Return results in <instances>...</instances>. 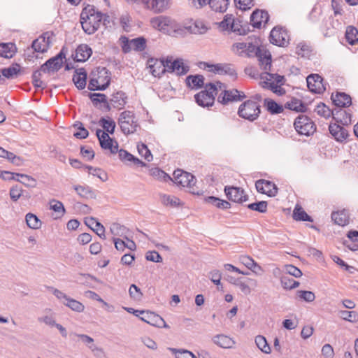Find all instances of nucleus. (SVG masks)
<instances>
[{
	"mask_svg": "<svg viewBox=\"0 0 358 358\" xmlns=\"http://www.w3.org/2000/svg\"><path fill=\"white\" fill-rule=\"evenodd\" d=\"M207 203L220 209H228L231 208V204L226 200L220 199L215 196H208L206 199Z\"/></svg>",
	"mask_w": 358,
	"mask_h": 358,
	"instance_id": "41",
	"label": "nucleus"
},
{
	"mask_svg": "<svg viewBox=\"0 0 358 358\" xmlns=\"http://www.w3.org/2000/svg\"><path fill=\"white\" fill-rule=\"evenodd\" d=\"M213 341L215 344L222 348H231L235 344V341L232 338L223 334L215 336L213 338Z\"/></svg>",
	"mask_w": 358,
	"mask_h": 358,
	"instance_id": "32",
	"label": "nucleus"
},
{
	"mask_svg": "<svg viewBox=\"0 0 358 358\" xmlns=\"http://www.w3.org/2000/svg\"><path fill=\"white\" fill-rule=\"evenodd\" d=\"M250 210H255L259 213H265L267 210V203L266 201H259L250 203L248 206Z\"/></svg>",
	"mask_w": 358,
	"mask_h": 358,
	"instance_id": "64",
	"label": "nucleus"
},
{
	"mask_svg": "<svg viewBox=\"0 0 358 358\" xmlns=\"http://www.w3.org/2000/svg\"><path fill=\"white\" fill-rule=\"evenodd\" d=\"M285 107L296 112H303L306 108L303 102L296 98H292L290 101H287Z\"/></svg>",
	"mask_w": 358,
	"mask_h": 358,
	"instance_id": "42",
	"label": "nucleus"
},
{
	"mask_svg": "<svg viewBox=\"0 0 358 358\" xmlns=\"http://www.w3.org/2000/svg\"><path fill=\"white\" fill-rule=\"evenodd\" d=\"M184 29L189 33L194 34H203L207 29L203 23L199 21H196L190 25L185 27Z\"/></svg>",
	"mask_w": 358,
	"mask_h": 358,
	"instance_id": "45",
	"label": "nucleus"
},
{
	"mask_svg": "<svg viewBox=\"0 0 358 358\" xmlns=\"http://www.w3.org/2000/svg\"><path fill=\"white\" fill-rule=\"evenodd\" d=\"M162 202L165 206H178L180 204V199L174 196L164 194L162 196Z\"/></svg>",
	"mask_w": 358,
	"mask_h": 358,
	"instance_id": "62",
	"label": "nucleus"
},
{
	"mask_svg": "<svg viewBox=\"0 0 358 358\" xmlns=\"http://www.w3.org/2000/svg\"><path fill=\"white\" fill-rule=\"evenodd\" d=\"M150 24L154 29L168 34L173 32L180 34L183 31L182 26L168 16L154 17L150 20Z\"/></svg>",
	"mask_w": 358,
	"mask_h": 358,
	"instance_id": "3",
	"label": "nucleus"
},
{
	"mask_svg": "<svg viewBox=\"0 0 358 358\" xmlns=\"http://www.w3.org/2000/svg\"><path fill=\"white\" fill-rule=\"evenodd\" d=\"M257 284V280L252 278L243 279V278H238L237 280H234V285L238 287L241 292L245 295H248L251 293L250 286L255 287Z\"/></svg>",
	"mask_w": 358,
	"mask_h": 358,
	"instance_id": "26",
	"label": "nucleus"
},
{
	"mask_svg": "<svg viewBox=\"0 0 358 358\" xmlns=\"http://www.w3.org/2000/svg\"><path fill=\"white\" fill-rule=\"evenodd\" d=\"M255 343L257 348L263 352L268 354L271 352V348L267 343L266 338L262 335L255 337Z\"/></svg>",
	"mask_w": 358,
	"mask_h": 358,
	"instance_id": "49",
	"label": "nucleus"
},
{
	"mask_svg": "<svg viewBox=\"0 0 358 358\" xmlns=\"http://www.w3.org/2000/svg\"><path fill=\"white\" fill-rule=\"evenodd\" d=\"M345 38L350 45L355 44L358 41V30L354 27H348L345 31Z\"/></svg>",
	"mask_w": 358,
	"mask_h": 358,
	"instance_id": "48",
	"label": "nucleus"
},
{
	"mask_svg": "<svg viewBox=\"0 0 358 358\" xmlns=\"http://www.w3.org/2000/svg\"><path fill=\"white\" fill-rule=\"evenodd\" d=\"M63 58H65V55L61 51L57 55L46 61L41 66V70L44 73L57 71L62 66Z\"/></svg>",
	"mask_w": 358,
	"mask_h": 358,
	"instance_id": "16",
	"label": "nucleus"
},
{
	"mask_svg": "<svg viewBox=\"0 0 358 358\" xmlns=\"http://www.w3.org/2000/svg\"><path fill=\"white\" fill-rule=\"evenodd\" d=\"M166 67L169 73H175L177 76L185 75L189 71V66L185 64L182 59L173 61L172 57H167Z\"/></svg>",
	"mask_w": 358,
	"mask_h": 358,
	"instance_id": "14",
	"label": "nucleus"
},
{
	"mask_svg": "<svg viewBox=\"0 0 358 358\" xmlns=\"http://www.w3.org/2000/svg\"><path fill=\"white\" fill-rule=\"evenodd\" d=\"M234 20H235L232 15H226L224 20L220 22V26L223 29H230L238 35H245L247 32H245L244 30L242 31L241 29L235 28V25H234Z\"/></svg>",
	"mask_w": 358,
	"mask_h": 358,
	"instance_id": "36",
	"label": "nucleus"
},
{
	"mask_svg": "<svg viewBox=\"0 0 358 358\" xmlns=\"http://www.w3.org/2000/svg\"><path fill=\"white\" fill-rule=\"evenodd\" d=\"M101 12L92 5H87L81 11L80 22L84 32L88 35L94 34L101 24Z\"/></svg>",
	"mask_w": 358,
	"mask_h": 358,
	"instance_id": "2",
	"label": "nucleus"
},
{
	"mask_svg": "<svg viewBox=\"0 0 358 358\" xmlns=\"http://www.w3.org/2000/svg\"><path fill=\"white\" fill-rule=\"evenodd\" d=\"M90 99L95 106L99 103H103L108 110H110L109 104L107 101V97L103 94L93 93L90 95Z\"/></svg>",
	"mask_w": 358,
	"mask_h": 358,
	"instance_id": "47",
	"label": "nucleus"
},
{
	"mask_svg": "<svg viewBox=\"0 0 358 358\" xmlns=\"http://www.w3.org/2000/svg\"><path fill=\"white\" fill-rule=\"evenodd\" d=\"M215 85L217 86V91L222 90L217 97L218 102L222 104L226 105L230 102L241 101L246 97L243 92L236 89L226 90L225 85L220 82H217Z\"/></svg>",
	"mask_w": 358,
	"mask_h": 358,
	"instance_id": "4",
	"label": "nucleus"
},
{
	"mask_svg": "<svg viewBox=\"0 0 358 358\" xmlns=\"http://www.w3.org/2000/svg\"><path fill=\"white\" fill-rule=\"evenodd\" d=\"M261 113L259 104L252 100H248L243 103L238 108V113L242 118L254 121L258 118Z\"/></svg>",
	"mask_w": 358,
	"mask_h": 358,
	"instance_id": "7",
	"label": "nucleus"
},
{
	"mask_svg": "<svg viewBox=\"0 0 358 358\" xmlns=\"http://www.w3.org/2000/svg\"><path fill=\"white\" fill-rule=\"evenodd\" d=\"M17 51L16 46L13 43H0V57L4 58H12Z\"/></svg>",
	"mask_w": 358,
	"mask_h": 358,
	"instance_id": "34",
	"label": "nucleus"
},
{
	"mask_svg": "<svg viewBox=\"0 0 358 358\" xmlns=\"http://www.w3.org/2000/svg\"><path fill=\"white\" fill-rule=\"evenodd\" d=\"M229 0H208L210 7L216 12L224 13L227 10Z\"/></svg>",
	"mask_w": 358,
	"mask_h": 358,
	"instance_id": "38",
	"label": "nucleus"
},
{
	"mask_svg": "<svg viewBox=\"0 0 358 358\" xmlns=\"http://www.w3.org/2000/svg\"><path fill=\"white\" fill-rule=\"evenodd\" d=\"M103 71H104V74H106L104 79L102 80L100 76L98 78V79H90L88 84V89L90 90H104L110 85V78L108 73L105 69H103Z\"/></svg>",
	"mask_w": 358,
	"mask_h": 358,
	"instance_id": "20",
	"label": "nucleus"
},
{
	"mask_svg": "<svg viewBox=\"0 0 358 358\" xmlns=\"http://www.w3.org/2000/svg\"><path fill=\"white\" fill-rule=\"evenodd\" d=\"M140 320L156 327L159 328H169L164 319L157 314L153 312L144 310Z\"/></svg>",
	"mask_w": 358,
	"mask_h": 358,
	"instance_id": "15",
	"label": "nucleus"
},
{
	"mask_svg": "<svg viewBox=\"0 0 358 358\" xmlns=\"http://www.w3.org/2000/svg\"><path fill=\"white\" fill-rule=\"evenodd\" d=\"M269 20L267 11L257 10L250 16V23L255 28H260L262 24H265Z\"/></svg>",
	"mask_w": 358,
	"mask_h": 358,
	"instance_id": "21",
	"label": "nucleus"
},
{
	"mask_svg": "<svg viewBox=\"0 0 358 358\" xmlns=\"http://www.w3.org/2000/svg\"><path fill=\"white\" fill-rule=\"evenodd\" d=\"M224 193L229 200L236 203H242L248 200V196L244 194V190L241 187L226 186Z\"/></svg>",
	"mask_w": 358,
	"mask_h": 358,
	"instance_id": "17",
	"label": "nucleus"
},
{
	"mask_svg": "<svg viewBox=\"0 0 358 358\" xmlns=\"http://www.w3.org/2000/svg\"><path fill=\"white\" fill-rule=\"evenodd\" d=\"M240 262L245 266L248 268L250 269L252 272L257 273L255 268L259 271H263L261 266H259L252 258L249 256L242 255L240 257Z\"/></svg>",
	"mask_w": 358,
	"mask_h": 358,
	"instance_id": "40",
	"label": "nucleus"
},
{
	"mask_svg": "<svg viewBox=\"0 0 358 358\" xmlns=\"http://www.w3.org/2000/svg\"><path fill=\"white\" fill-rule=\"evenodd\" d=\"M6 173L12 174V173L10 172H6ZM13 175H14L12 177L13 180L22 183L26 187H35L36 186L37 182L36 179L30 176L22 173H13Z\"/></svg>",
	"mask_w": 358,
	"mask_h": 358,
	"instance_id": "29",
	"label": "nucleus"
},
{
	"mask_svg": "<svg viewBox=\"0 0 358 358\" xmlns=\"http://www.w3.org/2000/svg\"><path fill=\"white\" fill-rule=\"evenodd\" d=\"M120 41L122 43V48L124 53L129 52L131 50L136 52L144 51L146 48V39L140 36L136 38L129 40L126 36H121Z\"/></svg>",
	"mask_w": 358,
	"mask_h": 358,
	"instance_id": "9",
	"label": "nucleus"
},
{
	"mask_svg": "<svg viewBox=\"0 0 358 358\" xmlns=\"http://www.w3.org/2000/svg\"><path fill=\"white\" fill-rule=\"evenodd\" d=\"M257 56L259 58V64L264 70H269L271 66V55L268 52L258 50Z\"/></svg>",
	"mask_w": 358,
	"mask_h": 358,
	"instance_id": "37",
	"label": "nucleus"
},
{
	"mask_svg": "<svg viewBox=\"0 0 358 358\" xmlns=\"http://www.w3.org/2000/svg\"><path fill=\"white\" fill-rule=\"evenodd\" d=\"M333 118L343 125L351 124L352 114L343 108H336L333 109Z\"/></svg>",
	"mask_w": 358,
	"mask_h": 358,
	"instance_id": "22",
	"label": "nucleus"
},
{
	"mask_svg": "<svg viewBox=\"0 0 358 358\" xmlns=\"http://www.w3.org/2000/svg\"><path fill=\"white\" fill-rule=\"evenodd\" d=\"M73 189L81 198L85 199L96 198L95 190L87 185H74Z\"/></svg>",
	"mask_w": 358,
	"mask_h": 358,
	"instance_id": "27",
	"label": "nucleus"
},
{
	"mask_svg": "<svg viewBox=\"0 0 358 358\" xmlns=\"http://www.w3.org/2000/svg\"><path fill=\"white\" fill-rule=\"evenodd\" d=\"M262 86L264 88L271 90L273 92L278 95H282L285 93V90L281 87V85H278L275 84L274 82L262 81Z\"/></svg>",
	"mask_w": 358,
	"mask_h": 358,
	"instance_id": "55",
	"label": "nucleus"
},
{
	"mask_svg": "<svg viewBox=\"0 0 358 358\" xmlns=\"http://www.w3.org/2000/svg\"><path fill=\"white\" fill-rule=\"evenodd\" d=\"M87 73L83 68L76 69L73 76V81L79 90H83L86 86Z\"/></svg>",
	"mask_w": 358,
	"mask_h": 358,
	"instance_id": "28",
	"label": "nucleus"
},
{
	"mask_svg": "<svg viewBox=\"0 0 358 358\" xmlns=\"http://www.w3.org/2000/svg\"><path fill=\"white\" fill-rule=\"evenodd\" d=\"M174 182L182 187H192L196 183L194 176L190 173L178 169L173 172Z\"/></svg>",
	"mask_w": 358,
	"mask_h": 358,
	"instance_id": "13",
	"label": "nucleus"
},
{
	"mask_svg": "<svg viewBox=\"0 0 358 358\" xmlns=\"http://www.w3.org/2000/svg\"><path fill=\"white\" fill-rule=\"evenodd\" d=\"M149 69L152 75L160 78L165 72H168L166 59L165 60L150 59L148 60Z\"/></svg>",
	"mask_w": 358,
	"mask_h": 358,
	"instance_id": "19",
	"label": "nucleus"
},
{
	"mask_svg": "<svg viewBox=\"0 0 358 358\" xmlns=\"http://www.w3.org/2000/svg\"><path fill=\"white\" fill-rule=\"evenodd\" d=\"M255 187L259 192L265 194L268 196H275L278 190L275 183L264 179H260L256 181Z\"/></svg>",
	"mask_w": 358,
	"mask_h": 358,
	"instance_id": "18",
	"label": "nucleus"
},
{
	"mask_svg": "<svg viewBox=\"0 0 358 358\" xmlns=\"http://www.w3.org/2000/svg\"><path fill=\"white\" fill-rule=\"evenodd\" d=\"M186 85L192 89H199L204 85V77L202 75H190L186 78Z\"/></svg>",
	"mask_w": 358,
	"mask_h": 358,
	"instance_id": "35",
	"label": "nucleus"
},
{
	"mask_svg": "<svg viewBox=\"0 0 358 358\" xmlns=\"http://www.w3.org/2000/svg\"><path fill=\"white\" fill-rule=\"evenodd\" d=\"M282 287L286 289H294L299 286V282L289 278L287 275H282L280 278Z\"/></svg>",
	"mask_w": 358,
	"mask_h": 358,
	"instance_id": "52",
	"label": "nucleus"
},
{
	"mask_svg": "<svg viewBox=\"0 0 358 358\" xmlns=\"http://www.w3.org/2000/svg\"><path fill=\"white\" fill-rule=\"evenodd\" d=\"M134 3H143L145 8L155 13H163L170 8L171 0H132Z\"/></svg>",
	"mask_w": 358,
	"mask_h": 358,
	"instance_id": "10",
	"label": "nucleus"
},
{
	"mask_svg": "<svg viewBox=\"0 0 358 358\" xmlns=\"http://www.w3.org/2000/svg\"><path fill=\"white\" fill-rule=\"evenodd\" d=\"M338 315L343 320L350 322L358 321V313L356 311L339 310Z\"/></svg>",
	"mask_w": 358,
	"mask_h": 358,
	"instance_id": "53",
	"label": "nucleus"
},
{
	"mask_svg": "<svg viewBox=\"0 0 358 358\" xmlns=\"http://www.w3.org/2000/svg\"><path fill=\"white\" fill-rule=\"evenodd\" d=\"M264 106L266 110L271 114H279L283 111L282 106L278 104L271 99H264Z\"/></svg>",
	"mask_w": 358,
	"mask_h": 358,
	"instance_id": "39",
	"label": "nucleus"
},
{
	"mask_svg": "<svg viewBox=\"0 0 358 358\" xmlns=\"http://www.w3.org/2000/svg\"><path fill=\"white\" fill-rule=\"evenodd\" d=\"M329 130L335 140L338 142L344 141L348 136V132L347 129L336 123L330 124Z\"/></svg>",
	"mask_w": 358,
	"mask_h": 358,
	"instance_id": "23",
	"label": "nucleus"
},
{
	"mask_svg": "<svg viewBox=\"0 0 358 358\" xmlns=\"http://www.w3.org/2000/svg\"><path fill=\"white\" fill-rule=\"evenodd\" d=\"M32 48L37 52H45L48 48V43L45 37L35 39L31 45Z\"/></svg>",
	"mask_w": 358,
	"mask_h": 358,
	"instance_id": "44",
	"label": "nucleus"
},
{
	"mask_svg": "<svg viewBox=\"0 0 358 358\" xmlns=\"http://www.w3.org/2000/svg\"><path fill=\"white\" fill-rule=\"evenodd\" d=\"M296 295L300 299L306 302H312L315 299V294L311 291L298 290Z\"/></svg>",
	"mask_w": 358,
	"mask_h": 358,
	"instance_id": "63",
	"label": "nucleus"
},
{
	"mask_svg": "<svg viewBox=\"0 0 358 358\" xmlns=\"http://www.w3.org/2000/svg\"><path fill=\"white\" fill-rule=\"evenodd\" d=\"M64 304L72 310L78 313H81L85 309V306L82 303L70 297L68 298L66 301L64 302Z\"/></svg>",
	"mask_w": 358,
	"mask_h": 358,
	"instance_id": "51",
	"label": "nucleus"
},
{
	"mask_svg": "<svg viewBox=\"0 0 358 358\" xmlns=\"http://www.w3.org/2000/svg\"><path fill=\"white\" fill-rule=\"evenodd\" d=\"M248 47L249 48H252V51L255 50L256 46L252 45L251 43H236L233 45V50L236 51L238 55H242V53L245 52L246 48Z\"/></svg>",
	"mask_w": 358,
	"mask_h": 358,
	"instance_id": "58",
	"label": "nucleus"
},
{
	"mask_svg": "<svg viewBox=\"0 0 358 358\" xmlns=\"http://www.w3.org/2000/svg\"><path fill=\"white\" fill-rule=\"evenodd\" d=\"M217 93V86L213 83L206 84L205 90L197 93L194 96L196 103L202 107L213 106L215 101V96Z\"/></svg>",
	"mask_w": 358,
	"mask_h": 358,
	"instance_id": "6",
	"label": "nucleus"
},
{
	"mask_svg": "<svg viewBox=\"0 0 358 358\" xmlns=\"http://www.w3.org/2000/svg\"><path fill=\"white\" fill-rule=\"evenodd\" d=\"M211 67L212 71L216 73L222 75H229L232 77L236 76V71L231 64H217L212 65Z\"/></svg>",
	"mask_w": 358,
	"mask_h": 358,
	"instance_id": "30",
	"label": "nucleus"
},
{
	"mask_svg": "<svg viewBox=\"0 0 358 358\" xmlns=\"http://www.w3.org/2000/svg\"><path fill=\"white\" fill-rule=\"evenodd\" d=\"M25 220L27 226L31 229H38L41 228L42 225L41 221L33 213H27L25 216Z\"/></svg>",
	"mask_w": 358,
	"mask_h": 358,
	"instance_id": "46",
	"label": "nucleus"
},
{
	"mask_svg": "<svg viewBox=\"0 0 358 358\" xmlns=\"http://www.w3.org/2000/svg\"><path fill=\"white\" fill-rule=\"evenodd\" d=\"M20 71V66L18 64L13 65L8 68L2 69L1 72L6 78H13L18 74Z\"/></svg>",
	"mask_w": 358,
	"mask_h": 358,
	"instance_id": "54",
	"label": "nucleus"
},
{
	"mask_svg": "<svg viewBox=\"0 0 358 358\" xmlns=\"http://www.w3.org/2000/svg\"><path fill=\"white\" fill-rule=\"evenodd\" d=\"M170 350L175 355L176 358H196L192 352L187 350L170 348Z\"/></svg>",
	"mask_w": 358,
	"mask_h": 358,
	"instance_id": "61",
	"label": "nucleus"
},
{
	"mask_svg": "<svg viewBox=\"0 0 358 358\" xmlns=\"http://www.w3.org/2000/svg\"><path fill=\"white\" fill-rule=\"evenodd\" d=\"M306 82L309 90L313 93L322 94L326 90L327 84L318 74L309 75L306 78Z\"/></svg>",
	"mask_w": 358,
	"mask_h": 358,
	"instance_id": "12",
	"label": "nucleus"
},
{
	"mask_svg": "<svg viewBox=\"0 0 358 358\" xmlns=\"http://www.w3.org/2000/svg\"><path fill=\"white\" fill-rule=\"evenodd\" d=\"M293 218L297 221L313 222L312 217L308 215L301 207L296 206L293 212Z\"/></svg>",
	"mask_w": 358,
	"mask_h": 358,
	"instance_id": "50",
	"label": "nucleus"
},
{
	"mask_svg": "<svg viewBox=\"0 0 358 358\" xmlns=\"http://www.w3.org/2000/svg\"><path fill=\"white\" fill-rule=\"evenodd\" d=\"M331 219L336 224L341 226L347 225L349 223L348 211L343 209L340 211L333 212L331 214Z\"/></svg>",
	"mask_w": 358,
	"mask_h": 358,
	"instance_id": "33",
	"label": "nucleus"
},
{
	"mask_svg": "<svg viewBox=\"0 0 358 358\" xmlns=\"http://www.w3.org/2000/svg\"><path fill=\"white\" fill-rule=\"evenodd\" d=\"M261 79L264 81L274 82L278 85H282L284 83L285 78L275 73H270L265 72L261 76Z\"/></svg>",
	"mask_w": 358,
	"mask_h": 358,
	"instance_id": "43",
	"label": "nucleus"
},
{
	"mask_svg": "<svg viewBox=\"0 0 358 358\" xmlns=\"http://www.w3.org/2000/svg\"><path fill=\"white\" fill-rule=\"evenodd\" d=\"M74 127H77L79 130L73 134V136L79 139L86 138L88 135V131L83 127V124L80 122H77L73 124Z\"/></svg>",
	"mask_w": 358,
	"mask_h": 358,
	"instance_id": "59",
	"label": "nucleus"
},
{
	"mask_svg": "<svg viewBox=\"0 0 358 358\" xmlns=\"http://www.w3.org/2000/svg\"><path fill=\"white\" fill-rule=\"evenodd\" d=\"M331 100L337 108H345L352 103L350 96L345 92H337L335 95L332 94Z\"/></svg>",
	"mask_w": 358,
	"mask_h": 358,
	"instance_id": "25",
	"label": "nucleus"
},
{
	"mask_svg": "<svg viewBox=\"0 0 358 358\" xmlns=\"http://www.w3.org/2000/svg\"><path fill=\"white\" fill-rule=\"evenodd\" d=\"M294 129L300 135L310 136L316 130L314 122L306 115H300L294 120Z\"/></svg>",
	"mask_w": 358,
	"mask_h": 358,
	"instance_id": "8",
	"label": "nucleus"
},
{
	"mask_svg": "<svg viewBox=\"0 0 358 358\" xmlns=\"http://www.w3.org/2000/svg\"><path fill=\"white\" fill-rule=\"evenodd\" d=\"M315 111L317 113V115L325 118H328L331 116H333V109L331 110L328 106H327L323 103H319L316 106Z\"/></svg>",
	"mask_w": 358,
	"mask_h": 358,
	"instance_id": "57",
	"label": "nucleus"
},
{
	"mask_svg": "<svg viewBox=\"0 0 358 358\" xmlns=\"http://www.w3.org/2000/svg\"><path fill=\"white\" fill-rule=\"evenodd\" d=\"M269 38L270 42L278 46H285L289 43V34L282 27H274L270 33Z\"/></svg>",
	"mask_w": 358,
	"mask_h": 358,
	"instance_id": "11",
	"label": "nucleus"
},
{
	"mask_svg": "<svg viewBox=\"0 0 358 358\" xmlns=\"http://www.w3.org/2000/svg\"><path fill=\"white\" fill-rule=\"evenodd\" d=\"M110 231L114 236L126 237L127 229L118 223H113L110 227Z\"/></svg>",
	"mask_w": 358,
	"mask_h": 358,
	"instance_id": "56",
	"label": "nucleus"
},
{
	"mask_svg": "<svg viewBox=\"0 0 358 358\" xmlns=\"http://www.w3.org/2000/svg\"><path fill=\"white\" fill-rule=\"evenodd\" d=\"M127 96L122 91H118L112 95L110 103L117 109H122L127 103Z\"/></svg>",
	"mask_w": 358,
	"mask_h": 358,
	"instance_id": "31",
	"label": "nucleus"
},
{
	"mask_svg": "<svg viewBox=\"0 0 358 358\" xmlns=\"http://www.w3.org/2000/svg\"><path fill=\"white\" fill-rule=\"evenodd\" d=\"M99 123L105 130L104 131L98 129L96 131V135L99 141L100 146L102 149L110 150L112 154L117 153L118 143L117 141H113L108 134H113L116 127L115 121L110 117H108V119L101 117Z\"/></svg>",
	"mask_w": 358,
	"mask_h": 358,
	"instance_id": "1",
	"label": "nucleus"
},
{
	"mask_svg": "<svg viewBox=\"0 0 358 358\" xmlns=\"http://www.w3.org/2000/svg\"><path fill=\"white\" fill-rule=\"evenodd\" d=\"M117 122L121 131L125 135L134 134L139 126L134 113L130 110L122 112Z\"/></svg>",
	"mask_w": 358,
	"mask_h": 358,
	"instance_id": "5",
	"label": "nucleus"
},
{
	"mask_svg": "<svg viewBox=\"0 0 358 358\" xmlns=\"http://www.w3.org/2000/svg\"><path fill=\"white\" fill-rule=\"evenodd\" d=\"M92 54L91 48L87 44H81L78 46L74 55L76 62H83L87 60Z\"/></svg>",
	"mask_w": 358,
	"mask_h": 358,
	"instance_id": "24",
	"label": "nucleus"
},
{
	"mask_svg": "<svg viewBox=\"0 0 358 358\" xmlns=\"http://www.w3.org/2000/svg\"><path fill=\"white\" fill-rule=\"evenodd\" d=\"M138 152L140 155L143 157L145 160L150 162L152 160V155L151 152L148 148L147 145L144 143H141L137 145Z\"/></svg>",
	"mask_w": 358,
	"mask_h": 358,
	"instance_id": "60",
	"label": "nucleus"
}]
</instances>
